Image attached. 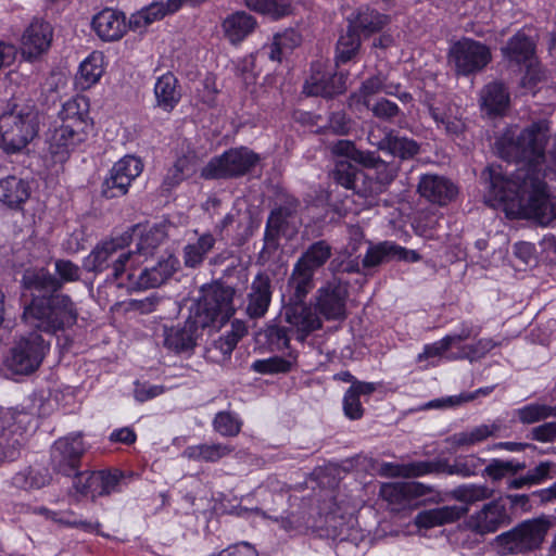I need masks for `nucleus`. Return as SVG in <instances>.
Segmentation results:
<instances>
[{"label":"nucleus","mask_w":556,"mask_h":556,"mask_svg":"<svg viewBox=\"0 0 556 556\" xmlns=\"http://www.w3.org/2000/svg\"><path fill=\"white\" fill-rule=\"evenodd\" d=\"M549 138V124L539 121L517 136L505 135L498 141L500 155L522 164L511 177L501 165L488 167L489 188L495 200L516 202L525 216L542 226L556 222V197H549L544 182L543 164Z\"/></svg>","instance_id":"1"},{"label":"nucleus","mask_w":556,"mask_h":556,"mask_svg":"<svg viewBox=\"0 0 556 556\" xmlns=\"http://www.w3.org/2000/svg\"><path fill=\"white\" fill-rule=\"evenodd\" d=\"M23 287L33 292V299L23 312L24 323L31 329L54 334L66 326L76 323L77 311L66 294L61 290V280L47 268L25 270Z\"/></svg>","instance_id":"2"},{"label":"nucleus","mask_w":556,"mask_h":556,"mask_svg":"<svg viewBox=\"0 0 556 556\" xmlns=\"http://www.w3.org/2000/svg\"><path fill=\"white\" fill-rule=\"evenodd\" d=\"M39 112L33 104H14L0 116V148L7 153L22 151L38 135Z\"/></svg>","instance_id":"3"},{"label":"nucleus","mask_w":556,"mask_h":556,"mask_svg":"<svg viewBox=\"0 0 556 556\" xmlns=\"http://www.w3.org/2000/svg\"><path fill=\"white\" fill-rule=\"evenodd\" d=\"M50 344L40 333L29 332L15 338L2 356V367L8 376H29L38 370Z\"/></svg>","instance_id":"4"},{"label":"nucleus","mask_w":556,"mask_h":556,"mask_svg":"<svg viewBox=\"0 0 556 556\" xmlns=\"http://www.w3.org/2000/svg\"><path fill=\"white\" fill-rule=\"evenodd\" d=\"M194 312L195 323L200 328L219 329L236 312L233 299L236 289L220 281H214L201 289Z\"/></svg>","instance_id":"5"},{"label":"nucleus","mask_w":556,"mask_h":556,"mask_svg":"<svg viewBox=\"0 0 556 556\" xmlns=\"http://www.w3.org/2000/svg\"><path fill=\"white\" fill-rule=\"evenodd\" d=\"M333 255L332 245L325 239L311 243L293 265L288 278V290H294L298 299L307 296L315 287V274L329 264Z\"/></svg>","instance_id":"6"},{"label":"nucleus","mask_w":556,"mask_h":556,"mask_svg":"<svg viewBox=\"0 0 556 556\" xmlns=\"http://www.w3.org/2000/svg\"><path fill=\"white\" fill-rule=\"evenodd\" d=\"M131 252H121L112 262V278L118 287L131 290L156 288L163 285L176 270L177 261L168 257L157 265L143 269L139 275L127 267Z\"/></svg>","instance_id":"7"},{"label":"nucleus","mask_w":556,"mask_h":556,"mask_svg":"<svg viewBox=\"0 0 556 556\" xmlns=\"http://www.w3.org/2000/svg\"><path fill=\"white\" fill-rule=\"evenodd\" d=\"M552 523L546 518L526 520L495 538L500 556L528 554L539 549Z\"/></svg>","instance_id":"8"},{"label":"nucleus","mask_w":556,"mask_h":556,"mask_svg":"<svg viewBox=\"0 0 556 556\" xmlns=\"http://www.w3.org/2000/svg\"><path fill=\"white\" fill-rule=\"evenodd\" d=\"M300 201L293 197H287L269 214L265 229V247L276 250L280 236L292 238L301 226L299 215Z\"/></svg>","instance_id":"9"},{"label":"nucleus","mask_w":556,"mask_h":556,"mask_svg":"<svg viewBox=\"0 0 556 556\" xmlns=\"http://www.w3.org/2000/svg\"><path fill=\"white\" fill-rule=\"evenodd\" d=\"M257 161V155L247 148L230 149L222 155L213 157L201 169V177L204 179L240 177L255 166Z\"/></svg>","instance_id":"10"},{"label":"nucleus","mask_w":556,"mask_h":556,"mask_svg":"<svg viewBox=\"0 0 556 556\" xmlns=\"http://www.w3.org/2000/svg\"><path fill=\"white\" fill-rule=\"evenodd\" d=\"M349 282L341 278L329 279L317 289L313 305L317 314L327 320H343L346 317Z\"/></svg>","instance_id":"11"},{"label":"nucleus","mask_w":556,"mask_h":556,"mask_svg":"<svg viewBox=\"0 0 556 556\" xmlns=\"http://www.w3.org/2000/svg\"><path fill=\"white\" fill-rule=\"evenodd\" d=\"M490 49L473 39L464 38L450 49L448 61L458 75H470L482 71L491 61Z\"/></svg>","instance_id":"12"},{"label":"nucleus","mask_w":556,"mask_h":556,"mask_svg":"<svg viewBox=\"0 0 556 556\" xmlns=\"http://www.w3.org/2000/svg\"><path fill=\"white\" fill-rule=\"evenodd\" d=\"M288 291L289 302L283 306L282 316L296 339L303 342L309 333L321 328L323 321L315 308L305 304L306 296L298 299L294 290Z\"/></svg>","instance_id":"13"},{"label":"nucleus","mask_w":556,"mask_h":556,"mask_svg":"<svg viewBox=\"0 0 556 556\" xmlns=\"http://www.w3.org/2000/svg\"><path fill=\"white\" fill-rule=\"evenodd\" d=\"M143 165L138 157L127 155L116 162L102 182L101 194L106 199L125 195L131 182L141 174Z\"/></svg>","instance_id":"14"},{"label":"nucleus","mask_w":556,"mask_h":556,"mask_svg":"<svg viewBox=\"0 0 556 556\" xmlns=\"http://www.w3.org/2000/svg\"><path fill=\"white\" fill-rule=\"evenodd\" d=\"M84 453L85 446L79 434L59 439L51 450V463L54 471L64 476H75Z\"/></svg>","instance_id":"15"},{"label":"nucleus","mask_w":556,"mask_h":556,"mask_svg":"<svg viewBox=\"0 0 556 556\" xmlns=\"http://www.w3.org/2000/svg\"><path fill=\"white\" fill-rule=\"evenodd\" d=\"M85 140L86 136L58 123V121L46 134L47 151L54 163L66 162L76 147Z\"/></svg>","instance_id":"16"},{"label":"nucleus","mask_w":556,"mask_h":556,"mask_svg":"<svg viewBox=\"0 0 556 556\" xmlns=\"http://www.w3.org/2000/svg\"><path fill=\"white\" fill-rule=\"evenodd\" d=\"M53 28L42 20H34L25 29L21 39L22 56L33 61L46 53L52 42Z\"/></svg>","instance_id":"17"},{"label":"nucleus","mask_w":556,"mask_h":556,"mask_svg":"<svg viewBox=\"0 0 556 556\" xmlns=\"http://www.w3.org/2000/svg\"><path fill=\"white\" fill-rule=\"evenodd\" d=\"M273 295L271 279L266 273H258L252 280L248 293L247 315L258 319L266 315Z\"/></svg>","instance_id":"18"},{"label":"nucleus","mask_w":556,"mask_h":556,"mask_svg":"<svg viewBox=\"0 0 556 556\" xmlns=\"http://www.w3.org/2000/svg\"><path fill=\"white\" fill-rule=\"evenodd\" d=\"M97 36L106 42L117 41L127 31L126 16L122 11L105 8L97 13L91 22Z\"/></svg>","instance_id":"19"},{"label":"nucleus","mask_w":556,"mask_h":556,"mask_svg":"<svg viewBox=\"0 0 556 556\" xmlns=\"http://www.w3.org/2000/svg\"><path fill=\"white\" fill-rule=\"evenodd\" d=\"M132 235L125 232L122 236L98 243L84 262L88 271L101 273L109 268V261L131 242Z\"/></svg>","instance_id":"20"},{"label":"nucleus","mask_w":556,"mask_h":556,"mask_svg":"<svg viewBox=\"0 0 556 556\" xmlns=\"http://www.w3.org/2000/svg\"><path fill=\"white\" fill-rule=\"evenodd\" d=\"M419 194L431 203L446 205L457 195V187L446 177L426 174L418 184Z\"/></svg>","instance_id":"21"},{"label":"nucleus","mask_w":556,"mask_h":556,"mask_svg":"<svg viewBox=\"0 0 556 556\" xmlns=\"http://www.w3.org/2000/svg\"><path fill=\"white\" fill-rule=\"evenodd\" d=\"M117 483V476L105 471H78L73 481L77 492L91 494L92 497L110 494L115 490Z\"/></svg>","instance_id":"22"},{"label":"nucleus","mask_w":556,"mask_h":556,"mask_svg":"<svg viewBox=\"0 0 556 556\" xmlns=\"http://www.w3.org/2000/svg\"><path fill=\"white\" fill-rule=\"evenodd\" d=\"M56 121L87 137V131L91 126L89 100L84 96L67 100L59 112Z\"/></svg>","instance_id":"23"},{"label":"nucleus","mask_w":556,"mask_h":556,"mask_svg":"<svg viewBox=\"0 0 556 556\" xmlns=\"http://www.w3.org/2000/svg\"><path fill=\"white\" fill-rule=\"evenodd\" d=\"M509 523V516L501 501L485 504L481 510L469 519L470 528L480 534L495 532L500 527Z\"/></svg>","instance_id":"24"},{"label":"nucleus","mask_w":556,"mask_h":556,"mask_svg":"<svg viewBox=\"0 0 556 556\" xmlns=\"http://www.w3.org/2000/svg\"><path fill=\"white\" fill-rule=\"evenodd\" d=\"M200 328L195 318L186 320L182 325L164 327L163 345L172 352L182 353L191 351L195 345V331Z\"/></svg>","instance_id":"25"},{"label":"nucleus","mask_w":556,"mask_h":556,"mask_svg":"<svg viewBox=\"0 0 556 556\" xmlns=\"http://www.w3.org/2000/svg\"><path fill=\"white\" fill-rule=\"evenodd\" d=\"M467 506L446 505L419 511L414 523L418 528L431 529L459 520L467 515Z\"/></svg>","instance_id":"26"},{"label":"nucleus","mask_w":556,"mask_h":556,"mask_svg":"<svg viewBox=\"0 0 556 556\" xmlns=\"http://www.w3.org/2000/svg\"><path fill=\"white\" fill-rule=\"evenodd\" d=\"M374 131H369L368 140L370 144L377 146L381 151H388L393 156H397L402 160L413 159L419 152V144L407 137H400L393 130H388L384 137L376 141Z\"/></svg>","instance_id":"27"},{"label":"nucleus","mask_w":556,"mask_h":556,"mask_svg":"<svg viewBox=\"0 0 556 556\" xmlns=\"http://www.w3.org/2000/svg\"><path fill=\"white\" fill-rule=\"evenodd\" d=\"M510 97L502 81H492L480 91V106L489 115H501L509 105Z\"/></svg>","instance_id":"28"},{"label":"nucleus","mask_w":556,"mask_h":556,"mask_svg":"<svg viewBox=\"0 0 556 556\" xmlns=\"http://www.w3.org/2000/svg\"><path fill=\"white\" fill-rule=\"evenodd\" d=\"M256 27V20L244 11L229 14L222 23L224 36L232 43H240Z\"/></svg>","instance_id":"29"},{"label":"nucleus","mask_w":556,"mask_h":556,"mask_svg":"<svg viewBox=\"0 0 556 556\" xmlns=\"http://www.w3.org/2000/svg\"><path fill=\"white\" fill-rule=\"evenodd\" d=\"M29 195L28 181L13 175L0 179V202L9 208H20Z\"/></svg>","instance_id":"30"},{"label":"nucleus","mask_w":556,"mask_h":556,"mask_svg":"<svg viewBox=\"0 0 556 556\" xmlns=\"http://www.w3.org/2000/svg\"><path fill=\"white\" fill-rule=\"evenodd\" d=\"M156 104L165 112H172L181 98L178 79L172 73L157 78L154 86Z\"/></svg>","instance_id":"31"},{"label":"nucleus","mask_w":556,"mask_h":556,"mask_svg":"<svg viewBox=\"0 0 556 556\" xmlns=\"http://www.w3.org/2000/svg\"><path fill=\"white\" fill-rule=\"evenodd\" d=\"M408 252L393 242L384 241L370 245L363 258V267L371 268L391 260H406Z\"/></svg>","instance_id":"32"},{"label":"nucleus","mask_w":556,"mask_h":556,"mask_svg":"<svg viewBox=\"0 0 556 556\" xmlns=\"http://www.w3.org/2000/svg\"><path fill=\"white\" fill-rule=\"evenodd\" d=\"M391 472H387L392 477L414 478L427 473H446L450 475L451 464L447 460L435 462H415L407 465H390Z\"/></svg>","instance_id":"33"},{"label":"nucleus","mask_w":556,"mask_h":556,"mask_svg":"<svg viewBox=\"0 0 556 556\" xmlns=\"http://www.w3.org/2000/svg\"><path fill=\"white\" fill-rule=\"evenodd\" d=\"M426 493V489L418 482H392L381 485L380 495L391 504H402Z\"/></svg>","instance_id":"34"},{"label":"nucleus","mask_w":556,"mask_h":556,"mask_svg":"<svg viewBox=\"0 0 556 556\" xmlns=\"http://www.w3.org/2000/svg\"><path fill=\"white\" fill-rule=\"evenodd\" d=\"M195 166L197 160L194 154H186L178 157L174 165L167 169L162 182V189L167 192L172 191L195 173Z\"/></svg>","instance_id":"35"},{"label":"nucleus","mask_w":556,"mask_h":556,"mask_svg":"<svg viewBox=\"0 0 556 556\" xmlns=\"http://www.w3.org/2000/svg\"><path fill=\"white\" fill-rule=\"evenodd\" d=\"M500 421L490 425H480L469 431L458 432L447 439V442L455 448L471 446L485 441L490 437H495L501 431Z\"/></svg>","instance_id":"36"},{"label":"nucleus","mask_w":556,"mask_h":556,"mask_svg":"<svg viewBox=\"0 0 556 556\" xmlns=\"http://www.w3.org/2000/svg\"><path fill=\"white\" fill-rule=\"evenodd\" d=\"M349 25L357 33L363 31L366 36L380 31L390 22L389 16L375 10L362 9L351 14L348 18Z\"/></svg>","instance_id":"37"},{"label":"nucleus","mask_w":556,"mask_h":556,"mask_svg":"<svg viewBox=\"0 0 556 556\" xmlns=\"http://www.w3.org/2000/svg\"><path fill=\"white\" fill-rule=\"evenodd\" d=\"M131 232L132 235L138 236L135 253L144 256L152 255L155 249L165 239V232L159 226H152L148 228L146 226L135 225L131 227ZM130 252L132 255L134 252Z\"/></svg>","instance_id":"38"},{"label":"nucleus","mask_w":556,"mask_h":556,"mask_svg":"<svg viewBox=\"0 0 556 556\" xmlns=\"http://www.w3.org/2000/svg\"><path fill=\"white\" fill-rule=\"evenodd\" d=\"M301 42V36L293 29L276 34L270 43L263 47V53L271 61L280 62L282 56L291 52Z\"/></svg>","instance_id":"39"},{"label":"nucleus","mask_w":556,"mask_h":556,"mask_svg":"<svg viewBox=\"0 0 556 556\" xmlns=\"http://www.w3.org/2000/svg\"><path fill=\"white\" fill-rule=\"evenodd\" d=\"M376 390L371 382H354L346 391L343 399V410L348 418L359 419L364 414V408L359 401L361 395H369Z\"/></svg>","instance_id":"40"},{"label":"nucleus","mask_w":556,"mask_h":556,"mask_svg":"<svg viewBox=\"0 0 556 556\" xmlns=\"http://www.w3.org/2000/svg\"><path fill=\"white\" fill-rule=\"evenodd\" d=\"M395 87L387 83V78L381 74H377L365 79L358 91L352 97L362 102L366 108H370V99L380 93L393 94Z\"/></svg>","instance_id":"41"},{"label":"nucleus","mask_w":556,"mask_h":556,"mask_svg":"<svg viewBox=\"0 0 556 556\" xmlns=\"http://www.w3.org/2000/svg\"><path fill=\"white\" fill-rule=\"evenodd\" d=\"M396 176V169L388 170L387 174L380 173L377 180L368 177L363 170L358 174L356 181L351 190L356 194L367 198L378 194L382 191V186L390 184Z\"/></svg>","instance_id":"42"},{"label":"nucleus","mask_w":556,"mask_h":556,"mask_svg":"<svg viewBox=\"0 0 556 556\" xmlns=\"http://www.w3.org/2000/svg\"><path fill=\"white\" fill-rule=\"evenodd\" d=\"M103 74L102 58L92 53L79 66L75 77V84L81 90L89 89L99 81Z\"/></svg>","instance_id":"43"},{"label":"nucleus","mask_w":556,"mask_h":556,"mask_svg":"<svg viewBox=\"0 0 556 556\" xmlns=\"http://www.w3.org/2000/svg\"><path fill=\"white\" fill-rule=\"evenodd\" d=\"M232 451L233 447L227 444H200L188 446L184 451V456L193 460L217 462L228 456Z\"/></svg>","instance_id":"44"},{"label":"nucleus","mask_w":556,"mask_h":556,"mask_svg":"<svg viewBox=\"0 0 556 556\" xmlns=\"http://www.w3.org/2000/svg\"><path fill=\"white\" fill-rule=\"evenodd\" d=\"M504 54L516 63L531 61L534 54V43L523 33H518L511 37L506 47L503 48Z\"/></svg>","instance_id":"45"},{"label":"nucleus","mask_w":556,"mask_h":556,"mask_svg":"<svg viewBox=\"0 0 556 556\" xmlns=\"http://www.w3.org/2000/svg\"><path fill=\"white\" fill-rule=\"evenodd\" d=\"M357 251V245L352 244L351 250H342L334 257L331 256L328 264V270L331 279L340 278V274H358L361 266L358 260L353 258V254Z\"/></svg>","instance_id":"46"},{"label":"nucleus","mask_w":556,"mask_h":556,"mask_svg":"<svg viewBox=\"0 0 556 556\" xmlns=\"http://www.w3.org/2000/svg\"><path fill=\"white\" fill-rule=\"evenodd\" d=\"M50 481L49 472L46 468L29 467L12 478V483L18 489L33 490L45 486Z\"/></svg>","instance_id":"47"},{"label":"nucleus","mask_w":556,"mask_h":556,"mask_svg":"<svg viewBox=\"0 0 556 556\" xmlns=\"http://www.w3.org/2000/svg\"><path fill=\"white\" fill-rule=\"evenodd\" d=\"M215 238L211 233H204L199 237L195 243L188 244L184 250V260L187 267H197L205 255L213 249Z\"/></svg>","instance_id":"48"},{"label":"nucleus","mask_w":556,"mask_h":556,"mask_svg":"<svg viewBox=\"0 0 556 556\" xmlns=\"http://www.w3.org/2000/svg\"><path fill=\"white\" fill-rule=\"evenodd\" d=\"M361 47L359 34L350 25L344 34H342L337 43L336 62L346 63L353 59Z\"/></svg>","instance_id":"49"},{"label":"nucleus","mask_w":556,"mask_h":556,"mask_svg":"<svg viewBox=\"0 0 556 556\" xmlns=\"http://www.w3.org/2000/svg\"><path fill=\"white\" fill-rule=\"evenodd\" d=\"M244 4L261 14L279 18L291 12V0H243Z\"/></svg>","instance_id":"50"},{"label":"nucleus","mask_w":556,"mask_h":556,"mask_svg":"<svg viewBox=\"0 0 556 556\" xmlns=\"http://www.w3.org/2000/svg\"><path fill=\"white\" fill-rule=\"evenodd\" d=\"M429 112L431 117L435 121V123L440 127H443L447 135L457 136L464 131V122L452 114L451 108L445 110L439 106L430 105Z\"/></svg>","instance_id":"51"},{"label":"nucleus","mask_w":556,"mask_h":556,"mask_svg":"<svg viewBox=\"0 0 556 556\" xmlns=\"http://www.w3.org/2000/svg\"><path fill=\"white\" fill-rule=\"evenodd\" d=\"M493 490L485 485L466 484L457 486L452 491V496L458 502L466 505H472L477 502H481L491 498Z\"/></svg>","instance_id":"52"},{"label":"nucleus","mask_w":556,"mask_h":556,"mask_svg":"<svg viewBox=\"0 0 556 556\" xmlns=\"http://www.w3.org/2000/svg\"><path fill=\"white\" fill-rule=\"evenodd\" d=\"M303 92L306 96L332 97L339 92L325 74L316 73L307 79L303 86Z\"/></svg>","instance_id":"53"},{"label":"nucleus","mask_w":556,"mask_h":556,"mask_svg":"<svg viewBox=\"0 0 556 556\" xmlns=\"http://www.w3.org/2000/svg\"><path fill=\"white\" fill-rule=\"evenodd\" d=\"M242 421L230 412H219L213 420L214 430L224 437H236L241 431Z\"/></svg>","instance_id":"54"},{"label":"nucleus","mask_w":556,"mask_h":556,"mask_svg":"<svg viewBox=\"0 0 556 556\" xmlns=\"http://www.w3.org/2000/svg\"><path fill=\"white\" fill-rule=\"evenodd\" d=\"M517 416L522 424H534L549 416H556V406L530 404L518 409Z\"/></svg>","instance_id":"55"},{"label":"nucleus","mask_w":556,"mask_h":556,"mask_svg":"<svg viewBox=\"0 0 556 556\" xmlns=\"http://www.w3.org/2000/svg\"><path fill=\"white\" fill-rule=\"evenodd\" d=\"M361 172L362 170L357 169L349 161H338L332 170V178L337 184L351 190Z\"/></svg>","instance_id":"56"},{"label":"nucleus","mask_w":556,"mask_h":556,"mask_svg":"<svg viewBox=\"0 0 556 556\" xmlns=\"http://www.w3.org/2000/svg\"><path fill=\"white\" fill-rule=\"evenodd\" d=\"M526 468L525 463H516L514 460L493 459L484 469V472L493 480L502 479L506 473H516Z\"/></svg>","instance_id":"57"},{"label":"nucleus","mask_w":556,"mask_h":556,"mask_svg":"<svg viewBox=\"0 0 556 556\" xmlns=\"http://www.w3.org/2000/svg\"><path fill=\"white\" fill-rule=\"evenodd\" d=\"M495 345L492 339H480L473 344L464 345L459 353L452 358H466L473 362L486 355Z\"/></svg>","instance_id":"58"},{"label":"nucleus","mask_w":556,"mask_h":556,"mask_svg":"<svg viewBox=\"0 0 556 556\" xmlns=\"http://www.w3.org/2000/svg\"><path fill=\"white\" fill-rule=\"evenodd\" d=\"M252 369L260 374L287 372L292 367V362L282 357L258 359L252 364Z\"/></svg>","instance_id":"59"},{"label":"nucleus","mask_w":556,"mask_h":556,"mask_svg":"<svg viewBox=\"0 0 556 556\" xmlns=\"http://www.w3.org/2000/svg\"><path fill=\"white\" fill-rule=\"evenodd\" d=\"M352 161L364 167L375 168L378 172V175L380 173L387 174L388 170L395 169L394 167H389L383 160L371 151H362L357 149Z\"/></svg>","instance_id":"60"},{"label":"nucleus","mask_w":556,"mask_h":556,"mask_svg":"<svg viewBox=\"0 0 556 556\" xmlns=\"http://www.w3.org/2000/svg\"><path fill=\"white\" fill-rule=\"evenodd\" d=\"M54 268L58 280H61V288L64 282H74L80 279V267L70 260H56L54 262Z\"/></svg>","instance_id":"61"},{"label":"nucleus","mask_w":556,"mask_h":556,"mask_svg":"<svg viewBox=\"0 0 556 556\" xmlns=\"http://www.w3.org/2000/svg\"><path fill=\"white\" fill-rule=\"evenodd\" d=\"M50 518L53 521L59 522L64 526L79 528L86 532L96 531L97 533H99V530H98L99 523H92V522L86 521V520H78L74 516L73 513H62V514L51 513Z\"/></svg>","instance_id":"62"},{"label":"nucleus","mask_w":556,"mask_h":556,"mask_svg":"<svg viewBox=\"0 0 556 556\" xmlns=\"http://www.w3.org/2000/svg\"><path fill=\"white\" fill-rule=\"evenodd\" d=\"M20 443L13 440L11 432L0 427V462L14 459L18 453Z\"/></svg>","instance_id":"63"},{"label":"nucleus","mask_w":556,"mask_h":556,"mask_svg":"<svg viewBox=\"0 0 556 556\" xmlns=\"http://www.w3.org/2000/svg\"><path fill=\"white\" fill-rule=\"evenodd\" d=\"M370 110L376 117L384 121H391L400 113L397 104L387 99H380Z\"/></svg>","instance_id":"64"}]
</instances>
